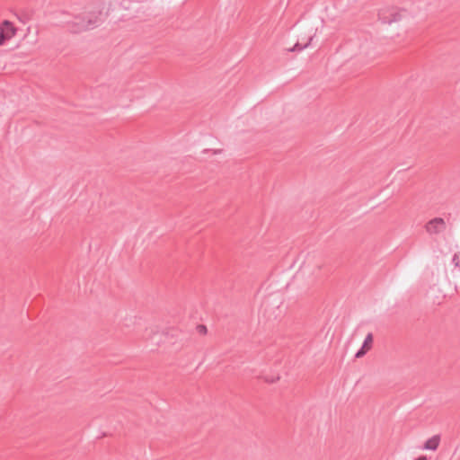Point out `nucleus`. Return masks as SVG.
<instances>
[{"label": "nucleus", "mask_w": 460, "mask_h": 460, "mask_svg": "<svg viewBox=\"0 0 460 460\" xmlns=\"http://www.w3.org/2000/svg\"><path fill=\"white\" fill-rule=\"evenodd\" d=\"M101 11L86 13V22H72L70 31L77 33L83 31L93 29L99 25L101 22Z\"/></svg>", "instance_id": "nucleus-1"}, {"label": "nucleus", "mask_w": 460, "mask_h": 460, "mask_svg": "<svg viewBox=\"0 0 460 460\" xmlns=\"http://www.w3.org/2000/svg\"><path fill=\"white\" fill-rule=\"evenodd\" d=\"M402 13L394 7L382 8L378 12V18L383 23H392L402 19Z\"/></svg>", "instance_id": "nucleus-2"}, {"label": "nucleus", "mask_w": 460, "mask_h": 460, "mask_svg": "<svg viewBox=\"0 0 460 460\" xmlns=\"http://www.w3.org/2000/svg\"><path fill=\"white\" fill-rule=\"evenodd\" d=\"M446 229V222L441 217H436L429 220L426 225V230L430 234H438Z\"/></svg>", "instance_id": "nucleus-3"}, {"label": "nucleus", "mask_w": 460, "mask_h": 460, "mask_svg": "<svg viewBox=\"0 0 460 460\" xmlns=\"http://www.w3.org/2000/svg\"><path fill=\"white\" fill-rule=\"evenodd\" d=\"M0 29L3 36H4L5 41L13 39L18 31L17 27H15L14 24L8 20H4L1 22Z\"/></svg>", "instance_id": "nucleus-4"}, {"label": "nucleus", "mask_w": 460, "mask_h": 460, "mask_svg": "<svg viewBox=\"0 0 460 460\" xmlns=\"http://www.w3.org/2000/svg\"><path fill=\"white\" fill-rule=\"evenodd\" d=\"M372 344H373V334L368 333L366 336L361 348L356 353L355 357L358 358L363 357L371 349Z\"/></svg>", "instance_id": "nucleus-5"}, {"label": "nucleus", "mask_w": 460, "mask_h": 460, "mask_svg": "<svg viewBox=\"0 0 460 460\" xmlns=\"http://www.w3.org/2000/svg\"><path fill=\"white\" fill-rule=\"evenodd\" d=\"M440 443V436L439 435H434L431 438H429L423 445L422 448L424 450H431L435 451L438 447Z\"/></svg>", "instance_id": "nucleus-6"}, {"label": "nucleus", "mask_w": 460, "mask_h": 460, "mask_svg": "<svg viewBox=\"0 0 460 460\" xmlns=\"http://www.w3.org/2000/svg\"><path fill=\"white\" fill-rule=\"evenodd\" d=\"M312 40H313V36H310L308 39V41L304 44H302L301 42H296L295 44V46L292 49H290L289 50L290 51H301L309 46Z\"/></svg>", "instance_id": "nucleus-7"}, {"label": "nucleus", "mask_w": 460, "mask_h": 460, "mask_svg": "<svg viewBox=\"0 0 460 460\" xmlns=\"http://www.w3.org/2000/svg\"><path fill=\"white\" fill-rule=\"evenodd\" d=\"M86 16L85 13L82 15H78L73 18V20H66L65 22L66 23L68 29L70 30L71 22H86Z\"/></svg>", "instance_id": "nucleus-8"}, {"label": "nucleus", "mask_w": 460, "mask_h": 460, "mask_svg": "<svg viewBox=\"0 0 460 460\" xmlns=\"http://www.w3.org/2000/svg\"><path fill=\"white\" fill-rule=\"evenodd\" d=\"M199 329L200 332L206 333V332H207V328L204 325H199Z\"/></svg>", "instance_id": "nucleus-9"}, {"label": "nucleus", "mask_w": 460, "mask_h": 460, "mask_svg": "<svg viewBox=\"0 0 460 460\" xmlns=\"http://www.w3.org/2000/svg\"><path fill=\"white\" fill-rule=\"evenodd\" d=\"M416 460H429V459L426 456H421L419 458H417Z\"/></svg>", "instance_id": "nucleus-10"}]
</instances>
